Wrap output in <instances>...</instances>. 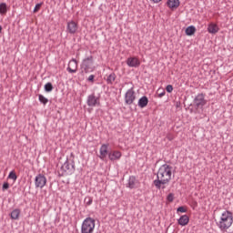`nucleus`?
<instances>
[{"mask_svg": "<svg viewBox=\"0 0 233 233\" xmlns=\"http://www.w3.org/2000/svg\"><path fill=\"white\" fill-rule=\"evenodd\" d=\"M77 23H76L75 21H69L67 22V26H66V30L68 34L74 35L76 34V32H77Z\"/></svg>", "mask_w": 233, "mask_h": 233, "instance_id": "12", "label": "nucleus"}, {"mask_svg": "<svg viewBox=\"0 0 233 233\" xmlns=\"http://www.w3.org/2000/svg\"><path fill=\"white\" fill-rule=\"evenodd\" d=\"M188 221H190V218L187 215H182L178 220L177 223L181 227H186V225H188Z\"/></svg>", "mask_w": 233, "mask_h": 233, "instance_id": "17", "label": "nucleus"}, {"mask_svg": "<svg viewBox=\"0 0 233 233\" xmlns=\"http://www.w3.org/2000/svg\"><path fill=\"white\" fill-rule=\"evenodd\" d=\"M127 188H136V177L130 176L127 180Z\"/></svg>", "mask_w": 233, "mask_h": 233, "instance_id": "19", "label": "nucleus"}, {"mask_svg": "<svg viewBox=\"0 0 233 233\" xmlns=\"http://www.w3.org/2000/svg\"><path fill=\"white\" fill-rule=\"evenodd\" d=\"M41 6H43V3L36 4L34 8V13L35 14L36 12H39V10H41Z\"/></svg>", "mask_w": 233, "mask_h": 233, "instance_id": "29", "label": "nucleus"}, {"mask_svg": "<svg viewBox=\"0 0 233 233\" xmlns=\"http://www.w3.org/2000/svg\"><path fill=\"white\" fill-rule=\"evenodd\" d=\"M8 178L13 179V181H17V175L15 174V172L11 171L8 175Z\"/></svg>", "mask_w": 233, "mask_h": 233, "instance_id": "27", "label": "nucleus"}, {"mask_svg": "<svg viewBox=\"0 0 233 233\" xmlns=\"http://www.w3.org/2000/svg\"><path fill=\"white\" fill-rule=\"evenodd\" d=\"M66 70L69 74H76V72H77V60L75 58L70 60Z\"/></svg>", "mask_w": 233, "mask_h": 233, "instance_id": "11", "label": "nucleus"}, {"mask_svg": "<svg viewBox=\"0 0 233 233\" xmlns=\"http://www.w3.org/2000/svg\"><path fill=\"white\" fill-rule=\"evenodd\" d=\"M194 104L195 107L198 108H203L205 105H207V100H205V95L203 93L198 94L194 98Z\"/></svg>", "mask_w": 233, "mask_h": 233, "instance_id": "9", "label": "nucleus"}, {"mask_svg": "<svg viewBox=\"0 0 233 233\" xmlns=\"http://www.w3.org/2000/svg\"><path fill=\"white\" fill-rule=\"evenodd\" d=\"M87 83H92V85H94V83L96 82V75H90L87 79H86Z\"/></svg>", "mask_w": 233, "mask_h": 233, "instance_id": "28", "label": "nucleus"}, {"mask_svg": "<svg viewBox=\"0 0 233 233\" xmlns=\"http://www.w3.org/2000/svg\"><path fill=\"white\" fill-rule=\"evenodd\" d=\"M167 5L171 10H176V8H179L180 2L179 0H167Z\"/></svg>", "mask_w": 233, "mask_h": 233, "instance_id": "15", "label": "nucleus"}, {"mask_svg": "<svg viewBox=\"0 0 233 233\" xmlns=\"http://www.w3.org/2000/svg\"><path fill=\"white\" fill-rule=\"evenodd\" d=\"M108 155V145L107 144H103L100 147V159H105V157H106V156Z\"/></svg>", "mask_w": 233, "mask_h": 233, "instance_id": "14", "label": "nucleus"}, {"mask_svg": "<svg viewBox=\"0 0 233 233\" xmlns=\"http://www.w3.org/2000/svg\"><path fill=\"white\" fill-rule=\"evenodd\" d=\"M20 215H21V209L15 208L11 212L10 218L11 219L17 220L19 219Z\"/></svg>", "mask_w": 233, "mask_h": 233, "instance_id": "20", "label": "nucleus"}, {"mask_svg": "<svg viewBox=\"0 0 233 233\" xmlns=\"http://www.w3.org/2000/svg\"><path fill=\"white\" fill-rule=\"evenodd\" d=\"M172 166L163 164L157 173V178L153 181V185L157 190H165L167 185L172 181Z\"/></svg>", "mask_w": 233, "mask_h": 233, "instance_id": "1", "label": "nucleus"}, {"mask_svg": "<svg viewBox=\"0 0 233 233\" xmlns=\"http://www.w3.org/2000/svg\"><path fill=\"white\" fill-rule=\"evenodd\" d=\"M196 34V26L189 25L186 28V35H194Z\"/></svg>", "mask_w": 233, "mask_h": 233, "instance_id": "23", "label": "nucleus"}, {"mask_svg": "<svg viewBox=\"0 0 233 233\" xmlns=\"http://www.w3.org/2000/svg\"><path fill=\"white\" fill-rule=\"evenodd\" d=\"M76 172V161H74V153L70 154V157H66L65 163L58 171V176H72Z\"/></svg>", "mask_w": 233, "mask_h": 233, "instance_id": "2", "label": "nucleus"}, {"mask_svg": "<svg viewBox=\"0 0 233 233\" xmlns=\"http://www.w3.org/2000/svg\"><path fill=\"white\" fill-rule=\"evenodd\" d=\"M86 105L91 108L101 106V100L99 99V96H96V93H92L86 98Z\"/></svg>", "mask_w": 233, "mask_h": 233, "instance_id": "6", "label": "nucleus"}, {"mask_svg": "<svg viewBox=\"0 0 233 233\" xmlns=\"http://www.w3.org/2000/svg\"><path fill=\"white\" fill-rule=\"evenodd\" d=\"M233 223V215L232 212L226 210L221 214L220 219L216 223L217 227L221 230V232H225L228 230L230 227H232Z\"/></svg>", "mask_w": 233, "mask_h": 233, "instance_id": "3", "label": "nucleus"}, {"mask_svg": "<svg viewBox=\"0 0 233 233\" xmlns=\"http://www.w3.org/2000/svg\"><path fill=\"white\" fill-rule=\"evenodd\" d=\"M44 90L45 92H52V90H54V86L52 83L48 82L44 86Z\"/></svg>", "mask_w": 233, "mask_h": 233, "instance_id": "25", "label": "nucleus"}, {"mask_svg": "<svg viewBox=\"0 0 233 233\" xmlns=\"http://www.w3.org/2000/svg\"><path fill=\"white\" fill-rule=\"evenodd\" d=\"M177 212H182V213H185L187 212L186 208L184 207H179L177 209Z\"/></svg>", "mask_w": 233, "mask_h": 233, "instance_id": "33", "label": "nucleus"}, {"mask_svg": "<svg viewBox=\"0 0 233 233\" xmlns=\"http://www.w3.org/2000/svg\"><path fill=\"white\" fill-rule=\"evenodd\" d=\"M81 68V76H85V74H90L96 71V64L94 62V56L92 55L82 60L80 65Z\"/></svg>", "mask_w": 233, "mask_h": 233, "instance_id": "4", "label": "nucleus"}, {"mask_svg": "<svg viewBox=\"0 0 233 233\" xmlns=\"http://www.w3.org/2000/svg\"><path fill=\"white\" fill-rule=\"evenodd\" d=\"M137 105L139 108H145L146 106H148V97L147 96H143L138 99Z\"/></svg>", "mask_w": 233, "mask_h": 233, "instance_id": "16", "label": "nucleus"}, {"mask_svg": "<svg viewBox=\"0 0 233 233\" xmlns=\"http://www.w3.org/2000/svg\"><path fill=\"white\" fill-rule=\"evenodd\" d=\"M38 100L42 105H46L48 103V98L45 97L43 95H38Z\"/></svg>", "mask_w": 233, "mask_h": 233, "instance_id": "26", "label": "nucleus"}, {"mask_svg": "<svg viewBox=\"0 0 233 233\" xmlns=\"http://www.w3.org/2000/svg\"><path fill=\"white\" fill-rule=\"evenodd\" d=\"M46 185V177L43 174H38L35 177V188H44Z\"/></svg>", "mask_w": 233, "mask_h": 233, "instance_id": "8", "label": "nucleus"}, {"mask_svg": "<svg viewBox=\"0 0 233 233\" xmlns=\"http://www.w3.org/2000/svg\"><path fill=\"white\" fill-rule=\"evenodd\" d=\"M150 1H152V3L157 4V3H160L161 0H150Z\"/></svg>", "mask_w": 233, "mask_h": 233, "instance_id": "35", "label": "nucleus"}, {"mask_svg": "<svg viewBox=\"0 0 233 233\" xmlns=\"http://www.w3.org/2000/svg\"><path fill=\"white\" fill-rule=\"evenodd\" d=\"M134 101H136V91H134V87H131L125 94V103L132 105Z\"/></svg>", "mask_w": 233, "mask_h": 233, "instance_id": "7", "label": "nucleus"}, {"mask_svg": "<svg viewBox=\"0 0 233 233\" xmlns=\"http://www.w3.org/2000/svg\"><path fill=\"white\" fill-rule=\"evenodd\" d=\"M121 156L122 154L119 150H115L108 153V158L110 161H119V159H121Z\"/></svg>", "mask_w": 233, "mask_h": 233, "instance_id": "13", "label": "nucleus"}, {"mask_svg": "<svg viewBox=\"0 0 233 233\" xmlns=\"http://www.w3.org/2000/svg\"><path fill=\"white\" fill-rule=\"evenodd\" d=\"M166 90L168 94H172V91L174 90V86H172V85H167L166 87Z\"/></svg>", "mask_w": 233, "mask_h": 233, "instance_id": "31", "label": "nucleus"}, {"mask_svg": "<svg viewBox=\"0 0 233 233\" xmlns=\"http://www.w3.org/2000/svg\"><path fill=\"white\" fill-rule=\"evenodd\" d=\"M208 34H218L219 32V27L216 24L211 23L208 26Z\"/></svg>", "mask_w": 233, "mask_h": 233, "instance_id": "18", "label": "nucleus"}, {"mask_svg": "<svg viewBox=\"0 0 233 233\" xmlns=\"http://www.w3.org/2000/svg\"><path fill=\"white\" fill-rule=\"evenodd\" d=\"M84 203L86 207H90V205L94 203V198L92 197H86L84 199Z\"/></svg>", "mask_w": 233, "mask_h": 233, "instance_id": "24", "label": "nucleus"}, {"mask_svg": "<svg viewBox=\"0 0 233 233\" xmlns=\"http://www.w3.org/2000/svg\"><path fill=\"white\" fill-rule=\"evenodd\" d=\"M116 73H111L110 75L107 76L106 81L107 85H114V82L116 81Z\"/></svg>", "mask_w": 233, "mask_h": 233, "instance_id": "21", "label": "nucleus"}, {"mask_svg": "<svg viewBox=\"0 0 233 233\" xmlns=\"http://www.w3.org/2000/svg\"><path fill=\"white\" fill-rule=\"evenodd\" d=\"M6 12H8V5L6 3L0 4V14L1 15H6Z\"/></svg>", "mask_w": 233, "mask_h": 233, "instance_id": "22", "label": "nucleus"}, {"mask_svg": "<svg viewBox=\"0 0 233 233\" xmlns=\"http://www.w3.org/2000/svg\"><path fill=\"white\" fill-rule=\"evenodd\" d=\"M167 199L169 201V203H172V201H174V194L169 193L167 197Z\"/></svg>", "mask_w": 233, "mask_h": 233, "instance_id": "32", "label": "nucleus"}, {"mask_svg": "<svg viewBox=\"0 0 233 233\" xmlns=\"http://www.w3.org/2000/svg\"><path fill=\"white\" fill-rule=\"evenodd\" d=\"M127 65L130 68H137V66H140L141 62L139 61V59L137 57L133 56V57H128L127 59Z\"/></svg>", "mask_w": 233, "mask_h": 233, "instance_id": "10", "label": "nucleus"}, {"mask_svg": "<svg viewBox=\"0 0 233 233\" xmlns=\"http://www.w3.org/2000/svg\"><path fill=\"white\" fill-rule=\"evenodd\" d=\"M10 188V184L8 182H5L2 187V190H8Z\"/></svg>", "mask_w": 233, "mask_h": 233, "instance_id": "30", "label": "nucleus"}, {"mask_svg": "<svg viewBox=\"0 0 233 233\" xmlns=\"http://www.w3.org/2000/svg\"><path fill=\"white\" fill-rule=\"evenodd\" d=\"M94 228H96V220L92 218H86L82 223L81 232L92 233Z\"/></svg>", "mask_w": 233, "mask_h": 233, "instance_id": "5", "label": "nucleus"}, {"mask_svg": "<svg viewBox=\"0 0 233 233\" xmlns=\"http://www.w3.org/2000/svg\"><path fill=\"white\" fill-rule=\"evenodd\" d=\"M1 32H3V26L2 25H0V34H1Z\"/></svg>", "mask_w": 233, "mask_h": 233, "instance_id": "36", "label": "nucleus"}, {"mask_svg": "<svg viewBox=\"0 0 233 233\" xmlns=\"http://www.w3.org/2000/svg\"><path fill=\"white\" fill-rule=\"evenodd\" d=\"M165 94H167V93L165 92V90H162L161 93H158V97H163V96H165Z\"/></svg>", "mask_w": 233, "mask_h": 233, "instance_id": "34", "label": "nucleus"}]
</instances>
